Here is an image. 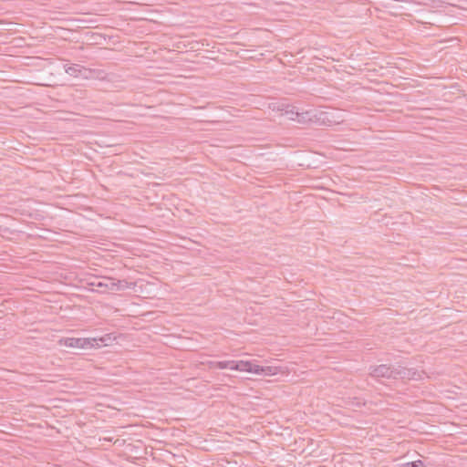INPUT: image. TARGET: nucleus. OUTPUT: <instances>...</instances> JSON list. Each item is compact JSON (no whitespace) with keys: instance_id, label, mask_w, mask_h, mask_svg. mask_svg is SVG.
Wrapping results in <instances>:
<instances>
[{"instance_id":"4468645a","label":"nucleus","mask_w":467,"mask_h":467,"mask_svg":"<svg viewBox=\"0 0 467 467\" xmlns=\"http://www.w3.org/2000/svg\"><path fill=\"white\" fill-rule=\"evenodd\" d=\"M286 107H291L289 104L280 103L277 107H274L273 109H277L282 112V115H285Z\"/></svg>"},{"instance_id":"9d476101","label":"nucleus","mask_w":467,"mask_h":467,"mask_svg":"<svg viewBox=\"0 0 467 467\" xmlns=\"http://www.w3.org/2000/svg\"><path fill=\"white\" fill-rule=\"evenodd\" d=\"M423 374V370L420 371L417 368H410V380H421Z\"/></svg>"},{"instance_id":"20e7f679","label":"nucleus","mask_w":467,"mask_h":467,"mask_svg":"<svg viewBox=\"0 0 467 467\" xmlns=\"http://www.w3.org/2000/svg\"><path fill=\"white\" fill-rule=\"evenodd\" d=\"M396 366L381 364L369 367V375L372 378H384L387 379H395Z\"/></svg>"},{"instance_id":"1a4fd4ad","label":"nucleus","mask_w":467,"mask_h":467,"mask_svg":"<svg viewBox=\"0 0 467 467\" xmlns=\"http://www.w3.org/2000/svg\"><path fill=\"white\" fill-rule=\"evenodd\" d=\"M82 70H86V68L82 67L81 66L78 65V64H74L72 66H65V71L66 73H67L69 76H72V77H78Z\"/></svg>"},{"instance_id":"f03ea898","label":"nucleus","mask_w":467,"mask_h":467,"mask_svg":"<svg viewBox=\"0 0 467 467\" xmlns=\"http://www.w3.org/2000/svg\"><path fill=\"white\" fill-rule=\"evenodd\" d=\"M99 341L105 343V337L97 338H84V337H63L59 340V345L73 348H99L100 345Z\"/></svg>"},{"instance_id":"f8f14e48","label":"nucleus","mask_w":467,"mask_h":467,"mask_svg":"<svg viewBox=\"0 0 467 467\" xmlns=\"http://www.w3.org/2000/svg\"><path fill=\"white\" fill-rule=\"evenodd\" d=\"M278 373V368L273 366H264L262 370V376H274Z\"/></svg>"},{"instance_id":"423d86ee","label":"nucleus","mask_w":467,"mask_h":467,"mask_svg":"<svg viewBox=\"0 0 467 467\" xmlns=\"http://www.w3.org/2000/svg\"><path fill=\"white\" fill-rule=\"evenodd\" d=\"M242 361L243 360H228V361L212 362L211 368H219V369L230 368L233 370L241 371V367H239V365L242 363Z\"/></svg>"},{"instance_id":"6e6552de","label":"nucleus","mask_w":467,"mask_h":467,"mask_svg":"<svg viewBox=\"0 0 467 467\" xmlns=\"http://www.w3.org/2000/svg\"><path fill=\"white\" fill-rule=\"evenodd\" d=\"M395 379L410 380V368L400 365L396 366Z\"/></svg>"},{"instance_id":"7ed1b4c3","label":"nucleus","mask_w":467,"mask_h":467,"mask_svg":"<svg viewBox=\"0 0 467 467\" xmlns=\"http://www.w3.org/2000/svg\"><path fill=\"white\" fill-rule=\"evenodd\" d=\"M327 118L326 112L317 113L315 110H306L299 112V115H296L295 119L300 124L308 123H318L322 122L325 124V119Z\"/></svg>"},{"instance_id":"ddd939ff","label":"nucleus","mask_w":467,"mask_h":467,"mask_svg":"<svg viewBox=\"0 0 467 467\" xmlns=\"http://www.w3.org/2000/svg\"><path fill=\"white\" fill-rule=\"evenodd\" d=\"M423 466V462L420 460L406 462L400 465V467H420Z\"/></svg>"},{"instance_id":"39448f33","label":"nucleus","mask_w":467,"mask_h":467,"mask_svg":"<svg viewBox=\"0 0 467 467\" xmlns=\"http://www.w3.org/2000/svg\"><path fill=\"white\" fill-rule=\"evenodd\" d=\"M88 94L89 91L88 89L78 87L71 88L68 93L72 100L76 101L77 103H81L82 101L88 99L89 98Z\"/></svg>"},{"instance_id":"9b49d317","label":"nucleus","mask_w":467,"mask_h":467,"mask_svg":"<svg viewBox=\"0 0 467 467\" xmlns=\"http://www.w3.org/2000/svg\"><path fill=\"white\" fill-rule=\"evenodd\" d=\"M286 109H285V116H287L289 119L296 121V119H295V117L296 115H299L297 108L291 105V107H286Z\"/></svg>"},{"instance_id":"f257e3e1","label":"nucleus","mask_w":467,"mask_h":467,"mask_svg":"<svg viewBox=\"0 0 467 467\" xmlns=\"http://www.w3.org/2000/svg\"><path fill=\"white\" fill-rule=\"evenodd\" d=\"M89 285L95 286L98 291L105 293L107 291L123 290L124 288L130 287V285H134L135 284L129 283L126 280L115 281L114 278L104 276L102 277V280L96 279L92 281Z\"/></svg>"},{"instance_id":"0eeeda50","label":"nucleus","mask_w":467,"mask_h":467,"mask_svg":"<svg viewBox=\"0 0 467 467\" xmlns=\"http://www.w3.org/2000/svg\"><path fill=\"white\" fill-rule=\"evenodd\" d=\"M239 367H241V371H246L262 376V370L264 366L255 364L250 360H243Z\"/></svg>"}]
</instances>
